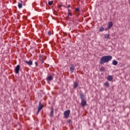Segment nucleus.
Returning <instances> with one entry per match:
<instances>
[{"label": "nucleus", "mask_w": 130, "mask_h": 130, "mask_svg": "<svg viewBox=\"0 0 130 130\" xmlns=\"http://www.w3.org/2000/svg\"><path fill=\"white\" fill-rule=\"evenodd\" d=\"M75 12H80V9L79 8H75Z\"/></svg>", "instance_id": "nucleus-22"}, {"label": "nucleus", "mask_w": 130, "mask_h": 130, "mask_svg": "<svg viewBox=\"0 0 130 130\" xmlns=\"http://www.w3.org/2000/svg\"><path fill=\"white\" fill-rule=\"evenodd\" d=\"M111 59H112V56H103L101 58L100 62L101 64H104V63L108 62V61H110Z\"/></svg>", "instance_id": "nucleus-1"}, {"label": "nucleus", "mask_w": 130, "mask_h": 130, "mask_svg": "<svg viewBox=\"0 0 130 130\" xmlns=\"http://www.w3.org/2000/svg\"><path fill=\"white\" fill-rule=\"evenodd\" d=\"M70 113H71V111L70 110H68L64 112V116L65 118H69Z\"/></svg>", "instance_id": "nucleus-2"}, {"label": "nucleus", "mask_w": 130, "mask_h": 130, "mask_svg": "<svg viewBox=\"0 0 130 130\" xmlns=\"http://www.w3.org/2000/svg\"><path fill=\"white\" fill-rule=\"evenodd\" d=\"M43 108V105L41 104V102H40L39 104V107L38 108V112H40V111Z\"/></svg>", "instance_id": "nucleus-4"}, {"label": "nucleus", "mask_w": 130, "mask_h": 130, "mask_svg": "<svg viewBox=\"0 0 130 130\" xmlns=\"http://www.w3.org/2000/svg\"><path fill=\"white\" fill-rule=\"evenodd\" d=\"M50 115L51 117H53V108H52V109L51 110V112H50Z\"/></svg>", "instance_id": "nucleus-14"}, {"label": "nucleus", "mask_w": 130, "mask_h": 130, "mask_svg": "<svg viewBox=\"0 0 130 130\" xmlns=\"http://www.w3.org/2000/svg\"><path fill=\"white\" fill-rule=\"evenodd\" d=\"M80 97L81 100H85V97H86V96L85 95V94L84 93H80Z\"/></svg>", "instance_id": "nucleus-7"}, {"label": "nucleus", "mask_w": 130, "mask_h": 130, "mask_svg": "<svg viewBox=\"0 0 130 130\" xmlns=\"http://www.w3.org/2000/svg\"><path fill=\"white\" fill-rule=\"evenodd\" d=\"M104 27H101V28H100L99 31H100V32H102V31H104Z\"/></svg>", "instance_id": "nucleus-21"}, {"label": "nucleus", "mask_w": 130, "mask_h": 130, "mask_svg": "<svg viewBox=\"0 0 130 130\" xmlns=\"http://www.w3.org/2000/svg\"><path fill=\"white\" fill-rule=\"evenodd\" d=\"M112 26H113V24L112 23V22L111 21L109 22L108 24V27L106 29V31H107V30H109V29L112 28Z\"/></svg>", "instance_id": "nucleus-3"}, {"label": "nucleus", "mask_w": 130, "mask_h": 130, "mask_svg": "<svg viewBox=\"0 0 130 130\" xmlns=\"http://www.w3.org/2000/svg\"><path fill=\"white\" fill-rule=\"evenodd\" d=\"M86 104H87V102H86V100H81V106L84 107V106H86Z\"/></svg>", "instance_id": "nucleus-6"}, {"label": "nucleus", "mask_w": 130, "mask_h": 130, "mask_svg": "<svg viewBox=\"0 0 130 130\" xmlns=\"http://www.w3.org/2000/svg\"><path fill=\"white\" fill-rule=\"evenodd\" d=\"M61 7H64V8H66V6H63L62 4H61L59 6V8H61Z\"/></svg>", "instance_id": "nucleus-23"}, {"label": "nucleus", "mask_w": 130, "mask_h": 130, "mask_svg": "<svg viewBox=\"0 0 130 130\" xmlns=\"http://www.w3.org/2000/svg\"><path fill=\"white\" fill-rule=\"evenodd\" d=\"M67 8H68V9H69V8H71V5H69L67 6Z\"/></svg>", "instance_id": "nucleus-28"}, {"label": "nucleus", "mask_w": 130, "mask_h": 130, "mask_svg": "<svg viewBox=\"0 0 130 130\" xmlns=\"http://www.w3.org/2000/svg\"><path fill=\"white\" fill-rule=\"evenodd\" d=\"M39 113V112H38V110L37 114H38Z\"/></svg>", "instance_id": "nucleus-29"}, {"label": "nucleus", "mask_w": 130, "mask_h": 130, "mask_svg": "<svg viewBox=\"0 0 130 130\" xmlns=\"http://www.w3.org/2000/svg\"><path fill=\"white\" fill-rule=\"evenodd\" d=\"M47 80L48 81H52L53 80V77L51 76V75L48 76L47 78Z\"/></svg>", "instance_id": "nucleus-10"}, {"label": "nucleus", "mask_w": 130, "mask_h": 130, "mask_svg": "<svg viewBox=\"0 0 130 130\" xmlns=\"http://www.w3.org/2000/svg\"><path fill=\"white\" fill-rule=\"evenodd\" d=\"M26 63L28 64V66H32L33 64V62L32 61H25Z\"/></svg>", "instance_id": "nucleus-9"}, {"label": "nucleus", "mask_w": 130, "mask_h": 130, "mask_svg": "<svg viewBox=\"0 0 130 130\" xmlns=\"http://www.w3.org/2000/svg\"><path fill=\"white\" fill-rule=\"evenodd\" d=\"M107 80H108V81H112V80H113L112 76L109 75L107 77Z\"/></svg>", "instance_id": "nucleus-12"}, {"label": "nucleus", "mask_w": 130, "mask_h": 130, "mask_svg": "<svg viewBox=\"0 0 130 130\" xmlns=\"http://www.w3.org/2000/svg\"><path fill=\"white\" fill-rule=\"evenodd\" d=\"M77 87H78V83L75 82L74 86H73L74 89H76V88H77Z\"/></svg>", "instance_id": "nucleus-16"}, {"label": "nucleus", "mask_w": 130, "mask_h": 130, "mask_svg": "<svg viewBox=\"0 0 130 130\" xmlns=\"http://www.w3.org/2000/svg\"><path fill=\"white\" fill-rule=\"evenodd\" d=\"M104 70H105V68L104 67H102L100 68V72H103V71H104Z\"/></svg>", "instance_id": "nucleus-18"}, {"label": "nucleus", "mask_w": 130, "mask_h": 130, "mask_svg": "<svg viewBox=\"0 0 130 130\" xmlns=\"http://www.w3.org/2000/svg\"><path fill=\"white\" fill-rule=\"evenodd\" d=\"M104 86H106V88H108V87H109V83L108 81H107L104 83Z\"/></svg>", "instance_id": "nucleus-13"}, {"label": "nucleus", "mask_w": 130, "mask_h": 130, "mask_svg": "<svg viewBox=\"0 0 130 130\" xmlns=\"http://www.w3.org/2000/svg\"><path fill=\"white\" fill-rule=\"evenodd\" d=\"M18 7L19 9H21V8H22V4H21V3H18Z\"/></svg>", "instance_id": "nucleus-17"}, {"label": "nucleus", "mask_w": 130, "mask_h": 130, "mask_svg": "<svg viewBox=\"0 0 130 130\" xmlns=\"http://www.w3.org/2000/svg\"><path fill=\"white\" fill-rule=\"evenodd\" d=\"M35 64L36 67H37L38 66V63L37 62H35Z\"/></svg>", "instance_id": "nucleus-26"}, {"label": "nucleus", "mask_w": 130, "mask_h": 130, "mask_svg": "<svg viewBox=\"0 0 130 130\" xmlns=\"http://www.w3.org/2000/svg\"><path fill=\"white\" fill-rule=\"evenodd\" d=\"M110 35H109V34H106L104 35V37L105 38H106V39H108L110 37Z\"/></svg>", "instance_id": "nucleus-15"}, {"label": "nucleus", "mask_w": 130, "mask_h": 130, "mask_svg": "<svg viewBox=\"0 0 130 130\" xmlns=\"http://www.w3.org/2000/svg\"><path fill=\"white\" fill-rule=\"evenodd\" d=\"M112 63L114 66H117L118 61H116V60H113Z\"/></svg>", "instance_id": "nucleus-11"}, {"label": "nucleus", "mask_w": 130, "mask_h": 130, "mask_svg": "<svg viewBox=\"0 0 130 130\" xmlns=\"http://www.w3.org/2000/svg\"><path fill=\"white\" fill-rule=\"evenodd\" d=\"M52 4H53V1H49V2H48V5H49V6H52Z\"/></svg>", "instance_id": "nucleus-19"}, {"label": "nucleus", "mask_w": 130, "mask_h": 130, "mask_svg": "<svg viewBox=\"0 0 130 130\" xmlns=\"http://www.w3.org/2000/svg\"><path fill=\"white\" fill-rule=\"evenodd\" d=\"M70 16H73V13H72V12H68V18H69Z\"/></svg>", "instance_id": "nucleus-20"}, {"label": "nucleus", "mask_w": 130, "mask_h": 130, "mask_svg": "<svg viewBox=\"0 0 130 130\" xmlns=\"http://www.w3.org/2000/svg\"><path fill=\"white\" fill-rule=\"evenodd\" d=\"M72 11L70 9H68V13H71Z\"/></svg>", "instance_id": "nucleus-27"}, {"label": "nucleus", "mask_w": 130, "mask_h": 130, "mask_svg": "<svg viewBox=\"0 0 130 130\" xmlns=\"http://www.w3.org/2000/svg\"><path fill=\"white\" fill-rule=\"evenodd\" d=\"M42 63H43L44 62V60H43V58H42V60H41Z\"/></svg>", "instance_id": "nucleus-25"}, {"label": "nucleus", "mask_w": 130, "mask_h": 130, "mask_svg": "<svg viewBox=\"0 0 130 130\" xmlns=\"http://www.w3.org/2000/svg\"><path fill=\"white\" fill-rule=\"evenodd\" d=\"M75 70V66H74V64H71L70 67V71L74 73V71Z\"/></svg>", "instance_id": "nucleus-8"}, {"label": "nucleus", "mask_w": 130, "mask_h": 130, "mask_svg": "<svg viewBox=\"0 0 130 130\" xmlns=\"http://www.w3.org/2000/svg\"><path fill=\"white\" fill-rule=\"evenodd\" d=\"M48 34L49 36H50L51 35V32H50V31H48Z\"/></svg>", "instance_id": "nucleus-24"}, {"label": "nucleus", "mask_w": 130, "mask_h": 130, "mask_svg": "<svg viewBox=\"0 0 130 130\" xmlns=\"http://www.w3.org/2000/svg\"><path fill=\"white\" fill-rule=\"evenodd\" d=\"M19 71H20V65L18 64L15 69V73L19 74Z\"/></svg>", "instance_id": "nucleus-5"}]
</instances>
